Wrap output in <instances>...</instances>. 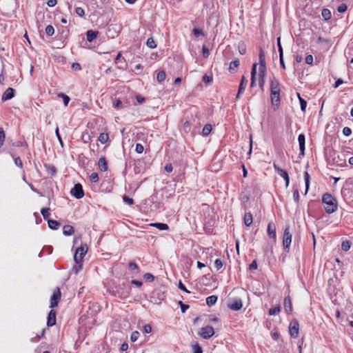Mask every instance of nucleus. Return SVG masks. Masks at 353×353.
Returning <instances> with one entry per match:
<instances>
[{
	"mask_svg": "<svg viewBox=\"0 0 353 353\" xmlns=\"http://www.w3.org/2000/svg\"><path fill=\"white\" fill-rule=\"evenodd\" d=\"M322 202L327 213L332 214L336 210L337 201L330 194H324L322 197Z\"/></svg>",
	"mask_w": 353,
	"mask_h": 353,
	"instance_id": "obj_1",
	"label": "nucleus"
},
{
	"mask_svg": "<svg viewBox=\"0 0 353 353\" xmlns=\"http://www.w3.org/2000/svg\"><path fill=\"white\" fill-rule=\"evenodd\" d=\"M130 288L126 286L124 283L119 285L116 287V290H112V294L120 299H126L130 296Z\"/></svg>",
	"mask_w": 353,
	"mask_h": 353,
	"instance_id": "obj_2",
	"label": "nucleus"
},
{
	"mask_svg": "<svg viewBox=\"0 0 353 353\" xmlns=\"http://www.w3.org/2000/svg\"><path fill=\"white\" fill-rule=\"evenodd\" d=\"M88 251V247L86 245H82L79 247L74 253V260L76 263H79L82 262V260Z\"/></svg>",
	"mask_w": 353,
	"mask_h": 353,
	"instance_id": "obj_3",
	"label": "nucleus"
},
{
	"mask_svg": "<svg viewBox=\"0 0 353 353\" xmlns=\"http://www.w3.org/2000/svg\"><path fill=\"white\" fill-rule=\"evenodd\" d=\"M292 242V234L290 232L289 226L286 227L284 230L283 238V245L286 252H289L290 244Z\"/></svg>",
	"mask_w": 353,
	"mask_h": 353,
	"instance_id": "obj_4",
	"label": "nucleus"
},
{
	"mask_svg": "<svg viewBox=\"0 0 353 353\" xmlns=\"http://www.w3.org/2000/svg\"><path fill=\"white\" fill-rule=\"evenodd\" d=\"M198 334L203 339H208L214 334V330L212 326L207 325L201 327Z\"/></svg>",
	"mask_w": 353,
	"mask_h": 353,
	"instance_id": "obj_5",
	"label": "nucleus"
},
{
	"mask_svg": "<svg viewBox=\"0 0 353 353\" xmlns=\"http://www.w3.org/2000/svg\"><path fill=\"white\" fill-rule=\"evenodd\" d=\"M70 194L76 199H79L83 198L84 196V191L83 190L81 184L76 183L74 185V187L71 189Z\"/></svg>",
	"mask_w": 353,
	"mask_h": 353,
	"instance_id": "obj_6",
	"label": "nucleus"
},
{
	"mask_svg": "<svg viewBox=\"0 0 353 353\" xmlns=\"http://www.w3.org/2000/svg\"><path fill=\"white\" fill-rule=\"evenodd\" d=\"M299 325L296 320L290 322L289 325V332L291 337L296 339L299 336Z\"/></svg>",
	"mask_w": 353,
	"mask_h": 353,
	"instance_id": "obj_7",
	"label": "nucleus"
},
{
	"mask_svg": "<svg viewBox=\"0 0 353 353\" xmlns=\"http://www.w3.org/2000/svg\"><path fill=\"white\" fill-rule=\"evenodd\" d=\"M274 168L275 171L279 174L285 181V185L288 187L290 183V177L289 175L285 170L281 168L277 164L274 163L273 164Z\"/></svg>",
	"mask_w": 353,
	"mask_h": 353,
	"instance_id": "obj_8",
	"label": "nucleus"
},
{
	"mask_svg": "<svg viewBox=\"0 0 353 353\" xmlns=\"http://www.w3.org/2000/svg\"><path fill=\"white\" fill-rule=\"evenodd\" d=\"M228 307L233 311H239L243 307L242 301L241 299H236L230 300L228 303Z\"/></svg>",
	"mask_w": 353,
	"mask_h": 353,
	"instance_id": "obj_9",
	"label": "nucleus"
},
{
	"mask_svg": "<svg viewBox=\"0 0 353 353\" xmlns=\"http://www.w3.org/2000/svg\"><path fill=\"white\" fill-rule=\"evenodd\" d=\"M61 299V292L59 288H57V290L53 292L51 299H50V307L53 308L57 306L59 301Z\"/></svg>",
	"mask_w": 353,
	"mask_h": 353,
	"instance_id": "obj_10",
	"label": "nucleus"
},
{
	"mask_svg": "<svg viewBox=\"0 0 353 353\" xmlns=\"http://www.w3.org/2000/svg\"><path fill=\"white\" fill-rule=\"evenodd\" d=\"M270 99L274 106L279 107L280 104V92L270 91Z\"/></svg>",
	"mask_w": 353,
	"mask_h": 353,
	"instance_id": "obj_11",
	"label": "nucleus"
},
{
	"mask_svg": "<svg viewBox=\"0 0 353 353\" xmlns=\"http://www.w3.org/2000/svg\"><path fill=\"white\" fill-rule=\"evenodd\" d=\"M14 97V90L12 88H7L1 97L2 101H6Z\"/></svg>",
	"mask_w": 353,
	"mask_h": 353,
	"instance_id": "obj_12",
	"label": "nucleus"
},
{
	"mask_svg": "<svg viewBox=\"0 0 353 353\" xmlns=\"http://www.w3.org/2000/svg\"><path fill=\"white\" fill-rule=\"evenodd\" d=\"M298 141L299 143L300 154L304 156L305 154V137L303 134H301L298 137Z\"/></svg>",
	"mask_w": 353,
	"mask_h": 353,
	"instance_id": "obj_13",
	"label": "nucleus"
},
{
	"mask_svg": "<svg viewBox=\"0 0 353 353\" xmlns=\"http://www.w3.org/2000/svg\"><path fill=\"white\" fill-rule=\"evenodd\" d=\"M56 324V312L51 310L48 316L47 325L48 327L53 326Z\"/></svg>",
	"mask_w": 353,
	"mask_h": 353,
	"instance_id": "obj_14",
	"label": "nucleus"
},
{
	"mask_svg": "<svg viewBox=\"0 0 353 353\" xmlns=\"http://www.w3.org/2000/svg\"><path fill=\"white\" fill-rule=\"evenodd\" d=\"M268 234L270 238H272L274 241H276V226L272 223H269L268 225Z\"/></svg>",
	"mask_w": 353,
	"mask_h": 353,
	"instance_id": "obj_15",
	"label": "nucleus"
},
{
	"mask_svg": "<svg viewBox=\"0 0 353 353\" xmlns=\"http://www.w3.org/2000/svg\"><path fill=\"white\" fill-rule=\"evenodd\" d=\"M270 91L280 92V83L274 77L270 79Z\"/></svg>",
	"mask_w": 353,
	"mask_h": 353,
	"instance_id": "obj_16",
	"label": "nucleus"
},
{
	"mask_svg": "<svg viewBox=\"0 0 353 353\" xmlns=\"http://www.w3.org/2000/svg\"><path fill=\"white\" fill-rule=\"evenodd\" d=\"M98 165L99 169L102 172H105L108 170V163L104 157H101L99 159Z\"/></svg>",
	"mask_w": 353,
	"mask_h": 353,
	"instance_id": "obj_17",
	"label": "nucleus"
},
{
	"mask_svg": "<svg viewBox=\"0 0 353 353\" xmlns=\"http://www.w3.org/2000/svg\"><path fill=\"white\" fill-rule=\"evenodd\" d=\"M284 308L286 312H291L292 310V301L289 296L284 299Z\"/></svg>",
	"mask_w": 353,
	"mask_h": 353,
	"instance_id": "obj_18",
	"label": "nucleus"
},
{
	"mask_svg": "<svg viewBox=\"0 0 353 353\" xmlns=\"http://www.w3.org/2000/svg\"><path fill=\"white\" fill-rule=\"evenodd\" d=\"M256 63H254L252 65V71H251V83L250 86L254 87L255 85L256 82Z\"/></svg>",
	"mask_w": 353,
	"mask_h": 353,
	"instance_id": "obj_19",
	"label": "nucleus"
},
{
	"mask_svg": "<svg viewBox=\"0 0 353 353\" xmlns=\"http://www.w3.org/2000/svg\"><path fill=\"white\" fill-rule=\"evenodd\" d=\"M98 32L92 30L86 32V39L89 42L93 41L97 37Z\"/></svg>",
	"mask_w": 353,
	"mask_h": 353,
	"instance_id": "obj_20",
	"label": "nucleus"
},
{
	"mask_svg": "<svg viewBox=\"0 0 353 353\" xmlns=\"http://www.w3.org/2000/svg\"><path fill=\"white\" fill-rule=\"evenodd\" d=\"M239 64H240V63H239V60L238 59L232 61L230 64L229 71L231 73H235L236 72L237 68L239 66Z\"/></svg>",
	"mask_w": 353,
	"mask_h": 353,
	"instance_id": "obj_21",
	"label": "nucleus"
},
{
	"mask_svg": "<svg viewBox=\"0 0 353 353\" xmlns=\"http://www.w3.org/2000/svg\"><path fill=\"white\" fill-rule=\"evenodd\" d=\"M248 83V80L244 76L242 77L239 86V94H243L245 90Z\"/></svg>",
	"mask_w": 353,
	"mask_h": 353,
	"instance_id": "obj_22",
	"label": "nucleus"
},
{
	"mask_svg": "<svg viewBox=\"0 0 353 353\" xmlns=\"http://www.w3.org/2000/svg\"><path fill=\"white\" fill-rule=\"evenodd\" d=\"M74 228L72 225H65L63 228V234L65 236H70L72 234H74Z\"/></svg>",
	"mask_w": 353,
	"mask_h": 353,
	"instance_id": "obj_23",
	"label": "nucleus"
},
{
	"mask_svg": "<svg viewBox=\"0 0 353 353\" xmlns=\"http://www.w3.org/2000/svg\"><path fill=\"white\" fill-rule=\"evenodd\" d=\"M252 215L250 212L245 213L243 217V222L246 226H250L252 223Z\"/></svg>",
	"mask_w": 353,
	"mask_h": 353,
	"instance_id": "obj_24",
	"label": "nucleus"
},
{
	"mask_svg": "<svg viewBox=\"0 0 353 353\" xmlns=\"http://www.w3.org/2000/svg\"><path fill=\"white\" fill-rule=\"evenodd\" d=\"M259 67H266L265 56L262 49L259 52Z\"/></svg>",
	"mask_w": 353,
	"mask_h": 353,
	"instance_id": "obj_25",
	"label": "nucleus"
},
{
	"mask_svg": "<svg viewBox=\"0 0 353 353\" xmlns=\"http://www.w3.org/2000/svg\"><path fill=\"white\" fill-rule=\"evenodd\" d=\"M217 296L215 295H212L206 298V303L208 306L211 307L214 305L217 301Z\"/></svg>",
	"mask_w": 353,
	"mask_h": 353,
	"instance_id": "obj_26",
	"label": "nucleus"
},
{
	"mask_svg": "<svg viewBox=\"0 0 353 353\" xmlns=\"http://www.w3.org/2000/svg\"><path fill=\"white\" fill-rule=\"evenodd\" d=\"M151 226L155 227L160 230H167L169 229V226L166 223H154L150 225Z\"/></svg>",
	"mask_w": 353,
	"mask_h": 353,
	"instance_id": "obj_27",
	"label": "nucleus"
},
{
	"mask_svg": "<svg viewBox=\"0 0 353 353\" xmlns=\"http://www.w3.org/2000/svg\"><path fill=\"white\" fill-rule=\"evenodd\" d=\"M48 226L52 230H57L60 226V223L55 220H48Z\"/></svg>",
	"mask_w": 353,
	"mask_h": 353,
	"instance_id": "obj_28",
	"label": "nucleus"
},
{
	"mask_svg": "<svg viewBox=\"0 0 353 353\" xmlns=\"http://www.w3.org/2000/svg\"><path fill=\"white\" fill-rule=\"evenodd\" d=\"M321 15L324 20L327 21L331 19L332 14L329 9L323 8L321 12Z\"/></svg>",
	"mask_w": 353,
	"mask_h": 353,
	"instance_id": "obj_29",
	"label": "nucleus"
},
{
	"mask_svg": "<svg viewBox=\"0 0 353 353\" xmlns=\"http://www.w3.org/2000/svg\"><path fill=\"white\" fill-rule=\"evenodd\" d=\"M304 179H305V194H306L307 193L309 188H310V175L307 173V172H305L304 173Z\"/></svg>",
	"mask_w": 353,
	"mask_h": 353,
	"instance_id": "obj_30",
	"label": "nucleus"
},
{
	"mask_svg": "<svg viewBox=\"0 0 353 353\" xmlns=\"http://www.w3.org/2000/svg\"><path fill=\"white\" fill-rule=\"evenodd\" d=\"M108 139H109V136H108V134H107V133H101L98 138L99 141L102 144L105 143L108 141Z\"/></svg>",
	"mask_w": 353,
	"mask_h": 353,
	"instance_id": "obj_31",
	"label": "nucleus"
},
{
	"mask_svg": "<svg viewBox=\"0 0 353 353\" xmlns=\"http://www.w3.org/2000/svg\"><path fill=\"white\" fill-rule=\"evenodd\" d=\"M266 77V67L259 68V79H265Z\"/></svg>",
	"mask_w": 353,
	"mask_h": 353,
	"instance_id": "obj_32",
	"label": "nucleus"
},
{
	"mask_svg": "<svg viewBox=\"0 0 353 353\" xmlns=\"http://www.w3.org/2000/svg\"><path fill=\"white\" fill-rule=\"evenodd\" d=\"M238 50H239V52L241 54H245L246 52V46H245V44L243 41H241L238 44Z\"/></svg>",
	"mask_w": 353,
	"mask_h": 353,
	"instance_id": "obj_33",
	"label": "nucleus"
},
{
	"mask_svg": "<svg viewBox=\"0 0 353 353\" xmlns=\"http://www.w3.org/2000/svg\"><path fill=\"white\" fill-rule=\"evenodd\" d=\"M212 131V125L210 124H206L204 125L202 130V134L203 136H208Z\"/></svg>",
	"mask_w": 353,
	"mask_h": 353,
	"instance_id": "obj_34",
	"label": "nucleus"
},
{
	"mask_svg": "<svg viewBox=\"0 0 353 353\" xmlns=\"http://www.w3.org/2000/svg\"><path fill=\"white\" fill-rule=\"evenodd\" d=\"M166 77L165 72L163 70H161L157 73V80L159 82H162L165 80Z\"/></svg>",
	"mask_w": 353,
	"mask_h": 353,
	"instance_id": "obj_35",
	"label": "nucleus"
},
{
	"mask_svg": "<svg viewBox=\"0 0 353 353\" xmlns=\"http://www.w3.org/2000/svg\"><path fill=\"white\" fill-rule=\"evenodd\" d=\"M281 311V307L279 305H277L274 307H272L269 310V314L270 316L276 315L279 314Z\"/></svg>",
	"mask_w": 353,
	"mask_h": 353,
	"instance_id": "obj_36",
	"label": "nucleus"
},
{
	"mask_svg": "<svg viewBox=\"0 0 353 353\" xmlns=\"http://www.w3.org/2000/svg\"><path fill=\"white\" fill-rule=\"evenodd\" d=\"M58 97H61L63 100V103L65 105V106H67L68 105V103L70 102V97L68 96H67L66 94H63V93H60L58 94Z\"/></svg>",
	"mask_w": 353,
	"mask_h": 353,
	"instance_id": "obj_37",
	"label": "nucleus"
},
{
	"mask_svg": "<svg viewBox=\"0 0 353 353\" xmlns=\"http://www.w3.org/2000/svg\"><path fill=\"white\" fill-rule=\"evenodd\" d=\"M146 45L150 49H154L157 47L156 43L152 38H149L147 40Z\"/></svg>",
	"mask_w": 353,
	"mask_h": 353,
	"instance_id": "obj_38",
	"label": "nucleus"
},
{
	"mask_svg": "<svg viewBox=\"0 0 353 353\" xmlns=\"http://www.w3.org/2000/svg\"><path fill=\"white\" fill-rule=\"evenodd\" d=\"M46 33L48 36H52L54 33V29L52 26L48 25L46 28Z\"/></svg>",
	"mask_w": 353,
	"mask_h": 353,
	"instance_id": "obj_39",
	"label": "nucleus"
},
{
	"mask_svg": "<svg viewBox=\"0 0 353 353\" xmlns=\"http://www.w3.org/2000/svg\"><path fill=\"white\" fill-rule=\"evenodd\" d=\"M351 247L350 243L348 241H343L341 244V249L343 251H348Z\"/></svg>",
	"mask_w": 353,
	"mask_h": 353,
	"instance_id": "obj_40",
	"label": "nucleus"
},
{
	"mask_svg": "<svg viewBox=\"0 0 353 353\" xmlns=\"http://www.w3.org/2000/svg\"><path fill=\"white\" fill-rule=\"evenodd\" d=\"M41 213L44 219H46V220L48 219V216H50L49 208H42L41 210Z\"/></svg>",
	"mask_w": 353,
	"mask_h": 353,
	"instance_id": "obj_41",
	"label": "nucleus"
},
{
	"mask_svg": "<svg viewBox=\"0 0 353 353\" xmlns=\"http://www.w3.org/2000/svg\"><path fill=\"white\" fill-rule=\"evenodd\" d=\"M192 350L193 353H203L202 348L198 343L192 345Z\"/></svg>",
	"mask_w": 353,
	"mask_h": 353,
	"instance_id": "obj_42",
	"label": "nucleus"
},
{
	"mask_svg": "<svg viewBox=\"0 0 353 353\" xmlns=\"http://www.w3.org/2000/svg\"><path fill=\"white\" fill-rule=\"evenodd\" d=\"M5 133L4 131L1 128H0V148L3 145L4 141H5Z\"/></svg>",
	"mask_w": 353,
	"mask_h": 353,
	"instance_id": "obj_43",
	"label": "nucleus"
},
{
	"mask_svg": "<svg viewBox=\"0 0 353 353\" xmlns=\"http://www.w3.org/2000/svg\"><path fill=\"white\" fill-rule=\"evenodd\" d=\"M90 180L93 183H97L99 181L98 174L96 172H92L90 175Z\"/></svg>",
	"mask_w": 353,
	"mask_h": 353,
	"instance_id": "obj_44",
	"label": "nucleus"
},
{
	"mask_svg": "<svg viewBox=\"0 0 353 353\" xmlns=\"http://www.w3.org/2000/svg\"><path fill=\"white\" fill-rule=\"evenodd\" d=\"M46 167L47 168V171L48 173L51 174L52 175L55 174L57 170L54 168V166L48 165H46Z\"/></svg>",
	"mask_w": 353,
	"mask_h": 353,
	"instance_id": "obj_45",
	"label": "nucleus"
},
{
	"mask_svg": "<svg viewBox=\"0 0 353 353\" xmlns=\"http://www.w3.org/2000/svg\"><path fill=\"white\" fill-rule=\"evenodd\" d=\"M193 34L195 37H199L200 36H203L204 32L202 30L198 29V28H194L193 29Z\"/></svg>",
	"mask_w": 353,
	"mask_h": 353,
	"instance_id": "obj_46",
	"label": "nucleus"
},
{
	"mask_svg": "<svg viewBox=\"0 0 353 353\" xmlns=\"http://www.w3.org/2000/svg\"><path fill=\"white\" fill-rule=\"evenodd\" d=\"M143 278L149 282H152L154 280V276L150 273L144 274Z\"/></svg>",
	"mask_w": 353,
	"mask_h": 353,
	"instance_id": "obj_47",
	"label": "nucleus"
},
{
	"mask_svg": "<svg viewBox=\"0 0 353 353\" xmlns=\"http://www.w3.org/2000/svg\"><path fill=\"white\" fill-rule=\"evenodd\" d=\"M299 102H300V105H301V110L304 112L306 109L307 102L303 98H300Z\"/></svg>",
	"mask_w": 353,
	"mask_h": 353,
	"instance_id": "obj_48",
	"label": "nucleus"
},
{
	"mask_svg": "<svg viewBox=\"0 0 353 353\" xmlns=\"http://www.w3.org/2000/svg\"><path fill=\"white\" fill-rule=\"evenodd\" d=\"M76 14L79 17H83L85 15L84 10L81 7H77L75 8Z\"/></svg>",
	"mask_w": 353,
	"mask_h": 353,
	"instance_id": "obj_49",
	"label": "nucleus"
},
{
	"mask_svg": "<svg viewBox=\"0 0 353 353\" xmlns=\"http://www.w3.org/2000/svg\"><path fill=\"white\" fill-rule=\"evenodd\" d=\"M139 337V332L137 331H134L132 333L130 339L132 342H135Z\"/></svg>",
	"mask_w": 353,
	"mask_h": 353,
	"instance_id": "obj_50",
	"label": "nucleus"
},
{
	"mask_svg": "<svg viewBox=\"0 0 353 353\" xmlns=\"http://www.w3.org/2000/svg\"><path fill=\"white\" fill-rule=\"evenodd\" d=\"M214 267L217 270H220L223 267L222 261L219 259H217L214 261Z\"/></svg>",
	"mask_w": 353,
	"mask_h": 353,
	"instance_id": "obj_51",
	"label": "nucleus"
},
{
	"mask_svg": "<svg viewBox=\"0 0 353 353\" xmlns=\"http://www.w3.org/2000/svg\"><path fill=\"white\" fill-rule=\"evenodd\" d=\"M123 200L125 203L128 205H132L134 203V200L126 195L123 196Z\"/></svg>",
	"mask_w": 353,
	"mask_h": 353,
	"instance_id": "obj_52",
	"label": "nucleus"
},
{
	"mask_svg": "<svg viewBox=\"0 0 353 353\" xmlns=\"http://www.w3.org/2000/svg\"><path fill=\"white\" fill-rule=\"evenodd\" d=\"M347 6L345 3H341L337 8V11L340 13H343L347 10Z\"/></svg>",
	"mask_w": 353,
	"mask_h": 353,
	"instance_id": "obj_53",
	"label": "nucleus"
},
{
	"mask_svg": "<svg viewBox=\"0 0 353 353\" xmlns=\"http://www.w3.org/2000/svg\"><path fill=\"white\" fill-rule=\"evenodd\" d=\"M144 148L141 143H137L135 147V151L138 154H141L143 152Z\"/></svg>",
	"mask_w": 353,
	"mask_h": 353,
	"instance_id": "obj_54",
	"label": "nucleus"
},
{
	"mask_svg": "<svg viewBox=\"0 0 353 353\" xmlns=\"http://www.w3.org/2000/svg\"><path fill=\"white\" fill-rule=\"evenodd\" d=\"M113 107L116 109H121L123 108V103L121 100L117 99L113 104Z\"/></svg>",
	"mask_w": 353,
	"mask_h": 353,
	"instance_id": "obj_55",
	"label": "nucleus"
},
{
	"mask_svg": "<svg viewBox=\"0 0 353 353\" xmlns=\"http://www.w3.org/2000/svg\"><path fill=\"white\" fill-rule=\"evenodd\" d=\"M343 134L345 137H349L352 134V130L350 128H348V127H345L343 129Z\"/></svg>",
	"mask_w": 353,
	"mask_h": 353,
	"instance_id": "obj_56",
	"label": "nucleus"
},
{
	"mask_svg": "<svg viewBox=\"0 0 353 353\" xmlns=\"http://www.w3.org/2000/svg\"><path fill=\"white\" fill-rule=\"evenodd\" d=\"M179 305H180L181 312L183 313L185 312V311L189 308V305H188L183 303V302L181 301H179Z\"/></svg>",
	"mask_w": 353,
	"mask_h": 353,
	"instance_id": "obj_57",
	"label": "nucleus"
},
{
	"mask_svg": "<svg viewBox=\"0 0 353 353\" xmlns=\"http://www.w3.org/2000/svg\"><path fill=\"white\" fill-rule=\"evenodd\" d=\"M55 134H56V136L57 137V139H58L60 145H61V147H63V142L62 139L61 137V135L59 134V128L58 127L56 128Z\"/></svg>",
	"mask_w": 353,
	"mask_h": 353,
	"instance_id": "obj_58",
	"label": "nucleus"
},
{
	"mask_svg": "<svg viewBox=\"0 0 353 353\" xmlns=\"http://www.w3.org/2000/svg\"><path fill=\"white\" fill-rule=\"evenodd\" d=\"M202 80L205 83H210L212 81V77L211 76L205 74L203 75Z\"/></svg>",
	"mask_w": 353,
	"mask_h": 353,
	"instance_id": "obj_59",
	"label": "nucleus"
},
{
	"mask_svg": "<svg viewBox=\"0 0 353 353\" xmlns=\"http://www.w3.org/2000/svg\"><path fill=\"white\" fill-rule=\"evenodd\" d=\"M277 46H278L279 55H283V48H282V46L281 43V38L280 37L277 38Z\"/></svg>",
	"mask_w": 353,
	"mask_h": 353,
	"instance_id": "obj_60",
	"label": "nucleus"
},
{
	"mask_svg": "<svg viewBox=\"0 0 353 353\" xmlns=\"http://www.w3.org/2000/svg\"><path fill=\"white\" fill-rule=\"evenodd\" d=\"M14 163L17 166H18L19 168H23V163L20 159V157H16L14 158Z\"/></svg>",
	"mask_w": 353,
	"mask_h": 353,
	"instance_id": "obj_61",
	"label": "nucleus"
},
{
	"mask_svg": "<svg viewBox=\"0 0 353 353\" xmlns=\"http://www.w3.org/2000/svg\"><path fill=\"white\" fill-rule=\"evenodd\" d=\"M293 198L295 202L299 203V190L296 189L293 193Z\"/></svg>",
	"mask_w": 353,
	"mask_h": 353,
	"instance_id": "obj_62",
	"label": "nucleus"
},
{
	"mask_svg": "<svg viewBox=\"0 0 353 353\" xmlns=\"http://www.w3.org/2000/svg\"><path fill=\"white\" fill-rule=\"evenodd\" d=\"M313 57L311 54H309L305 57V62L308 65H312L313 63Z\"/></svg>",
	"mask_w": 353,
	"mask_h": 353,
	"instance_id": "obj_63",
	"label": "nucleus"
},
{
	"mask_svg": "<svg viewBox=\"0 0 353 353\" xmlns=\"http://www.w3.org/2000/svg\"><path fill=\"white\" fill-rule=\"evenodd\" d=\"M143 331L145 334H149L152 332V327L149 324H146L143 326Z\"/></svg>",
	"mask_w": 353,
	"mask_h": 353,
	"instance_id": "obj_64",
	"label": "nucleus"
}]
</instances>
